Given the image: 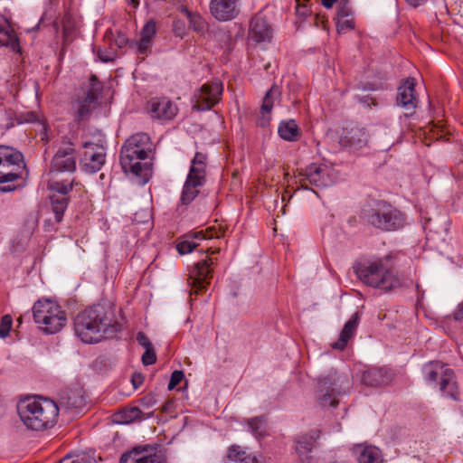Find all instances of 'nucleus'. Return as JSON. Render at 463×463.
I'll list each match as a JSON object with an SVG mask.
<instances>
[{"mask_svg": "<svg viewBox=\"0 0 463 463\" xmlns=\"http://www.w3.org/2000/svg\"><path fill=\"white\" fill-rule=\"evenodd\" d=\"M120 330L112 307L98 304L80 312L74 319L76 335L86 344L100 341Z\"/></svg>", "mask_w": 463, "mask_h": 463, "instance_id": "nucleus-1", "label": "nucleus"}, {"mask_svg": "<svg viewBox=\"0 0 463 463\" xmlns=\"http://www.w3.org/2000/svg\"><path fill=\"white\" fill-rule=\"evenodd\" d=\"M17 412L27 429L41 431L52 428L59 416L57 404L43 397H28L17 404Z\"/></svg>", "mask_w": 463, "mask_h": 463, "instance_id": "nucleus-2", "label": "nucleus"}, {"mask_svg": "<svg viewBox=\"0 0 463 463\" xmlns=\"http://www.w3.org/2000/svg\"><path fill=\"white\" fill-rule=\"evenodd\" d=\"M389 257L360 262L354 271L365 285L383 292H390L403 285L402 278L388 264Z\"/></svg>", "mask_w": 463, "mask_h": 463, "instance_id": "nucleus-3", "label": "nucleus"}, {"mask_svg": "<svg viewBox=\"0 0 463 463\" xmlns=\"http://www.w3.org/2000/svg\"><path fill=\"white\" fill-rule=\"evenodd\" d=\"M152 151L150 137L146 133L131 136L124 144L120 153V164L125 171H130L137 176H144L149 170L147 164L139 161L147 157Z\"/></svg>", "mask_w": 463, "mask_h": 463, "instance_id": "nucleus-4", "label": "nucleus"}, {"mask_svg": "<svg viewBox=\"0 0 463 463\" xmlns=\"http://www.w3.org/2000/svg\"><path fill=\"white\" fill-rule=\"evenodd\" d=\"M32 309L35 324L45 334H56L67 324L66 312L55 301L39 299Z\"/></svg>", "mask_w": 463, "mask_h": 463, "instance_id": "nucleus-5", "label": "nucleus"}, {"mask_svg": "<svg viewBox=\"0 0 463 463\" xmlns=\"http://www.w3.org/2000/svg\"><path fill=\"white\" fill-rule=\"evenodd\" d=\"M424 379L429 384H439L446 397L458 401V387L452 369L440 362H432L423 368Z\"/></svg>", "mask_w": 463, "mask_h": 463, "instance_id": "nucleus-6", "label": "nucleus"}, {"mask_svg": "<svg viewBox=\"0 0 463 463\" xmlns=\"http://www.w3.org/2000/svg\"><path fill=\"white\" fill-rule=\"evenodd\" d=\"M206 155L197 152L191 163L190 170L184 182L181 202L189 204L199 194V189L205 183L206 176Z\"/></svg>", "mask_w": 463, "mask_h": 463, "instance_id": "nucleus-7", "label": "nucleus"}, {"mask_svg": "<svg viewBox=\"0 0 463 463\" xmlns=\"http://www.w3.org/2000/svg\"><path fill=\"white\" fill-rule=\"evenodd\" d=\"M102 89L103 86L97 76L91 75L87 88L82 90V93L77 94L71 103L73 116L76 121L80 122L90 117L91 111L98 105Z\"/></svg>", "mask_w": 463, "mask_h": 463, "instance_id": "nucleus-8", "label": "nucleus"}, {"mask_svg": "<svg viewBox=\"0 0 463 463\" xmlns=\"http://www.w3.org/2000/svg\"><path fill=\"white\" fill-rule=\"evenodd\" d=\"M346 377L336 372H331L326 376L319 379L317 390V402L322 407H336L338 405L337 396L347 385Z\"/></svg>", "mask_w": 463, "mask_h": 463, "instance_id": "nucleus-9", "label": "nucleus"}, {"mask_svg": "<svg viewBox=\"0 0 463 463\" xmlns=\"http://www.w3.org/2000/svg\"><path fill=\"white\" fill-rule=\"evenodd\" d=\"M368 222L377 229L392 232L402 228L405 225L406 217L400 210L391 205H383L369 215Z\"/></svg>", "mask_w": 463, "mask_h": 463, "instance_id": "nucleus-10", "label": "nucleus"}, {"mask_svg": "<svg viewBox=\"0 0 463 463\" xmlns=\"http://www.w3.org/2000/svg\"><path fill=\"white\" fill-rule=\"evenodd\" d=\"M303 178L300 179L301 186L306 188V182L317 187H327L334 184L337 178L335 170L326 165L311 164L306 167L304 173H300Z\"/></svg>", "mask_w": 463, "mask_h": 463, "instance_id": "nucleus-11", "label": "nucleus"}, {"mask_svg": "<svg viewBox=\"0 0 463 463\" xmlns=\"http://www.w3.org/2000/svg\"><path fill=\"white\" fill-rule=\"evenodd\" d=\"M223 91L222 83L219 80L207 82L194 93V109L197 110L211 109L221 99Z\"/></svg>", "mask_w": 463, "mask_h": 463, "instance_id": "nucleus-12", "label": "nucleus"}, {"mask_svg": "<svg viewBox=\"0 0 463 463\" xmlns=\"http://www.w3.org/2000/svg\"><path fill=\"white\" fill-rule=\"evenodd\" d=\"M23 163V155L12 146L0 145V167L7 168L12 165H20ZM20 178L18 173L13 171H0V184L12 183Z\"/></svg>", "mask_w": 463, "mask_h": 463, "instance_id": "nucleus-13", "label": "nucleus"}, {"mask_svg": "<svg viewBox=\"0 0 463 463\" xmlns=\"http://www.w3.org/2000/svg\"><path fill=\"white\" fill-rule=\"evenodd\" d=\"M83 149L84 151L81 156L83 170L91 174L100 170L106 159L104 146L92 142H85Z\"/></svg>", "mask_w": 463, "mask_h": 463, "instance_id": "nucleus-14", "label": "nucleus"}, {"mask_svg": "<svg viewBox=\"0 0 463 463\" xmlns=\"http://www.w3.org/2000/svg\"><path fill=\"white\" fill-rule=\"evenodd\" d=\"M120 463H166L164 452L149 446L137 447L122 455Z\"/></svg>", "mask_w": 463, "mask_h": 463, "instance_id": "nucleus-15", "label": "nucleus"}, {"mask_svg": "<svg viewBox=\"0 0 463 463\" xmlns=\"http://www.w3.org/2000/svg\"><path fill=\"white\" fill-rule=\"evenodd\" d=\"M212 259H208L195 264L188 279V283L192 287L191 294L197 295L206 288L212 279Z\"/></svg>", "mask_w": 463, "mask_h": 463, "instance_id": "nucleus-16", "label": "nucleus"}, {"mask_svg": "<svg viewBox=\"0 0 463 463\" xmlns=\"http://www.w3.org/2000/svg\"><path fill=\"white\" fill-rule=\"evenodd\" d=\"M76 169L75 151L71 145L59 148L51 162L50 174L70 172Z\"/></svg>", "mask_w": 463, "mask_h": 463, "instance_id": "nucleus-17", "label": "nucleus"}, {"mask_svg": "<svg viewBox=\"0 0 463 463\" xmlns=\"http://www.w3.org/2000/svg\"><path fill=\"white\" fill-rule=\"evenodd\" d=\"M240 0H211L210 11L218 21L233 20L240 13Z\"/></svg>", "mask_w": 463, "mask_h": 463, "instance_id": "nucleus-18", "label": "nucleus"}, {"mask_svg": "<svg viewBox=\"0 0 463 463\" xmlns=\"http://www.w3.org/2000/svg\"><path fill=\"white\" fill-rule=\"evenodd\" d=\"M148 111L153 118L171 120L177 114V107L167 98H153L148 101Z\"/></svg>", "mask_w": 463, "mask_h": 463, "instance_id": "nucleus-19", "label": "nucleus"}, {"mask_svg": "<svg viewBox=\"0 0 463 463\" xmlns=\"http://www.w3.org/2000/svg\"><path fill=\"white\" fill-rule=\"evenodd\" d=\"M272 28L260 14H256L250 20L249 35L256 43H268L272 38Z\"/></svg>", "mask_w": 463, "mask_h": 463, "instance_id": "nucleus-20", "label": "nucleus"}, {"mask_svg": "<svg viewBox=\"0 0 463 463\" xmlns=\"http://www.w3.org/2000/svg\"><path fill=\"white\" fill-rule=\"evenodd\" d=\"M281 91L279 87L272 85L271 88L266 92L260 107V118L258 119V124L261 127H266L270 121V113L276 103L280 100Z\"/></svg>", "mask_w": 463, "mask_h": 463, "instance_id": "nucleus-21", "label": "nucleus"}, {"mask_svg": "<svg viewBox=\"0 0 463 463\" xmlns=\"http://www.w3.org/2000/svg\"><path fill=\"white\" fill-rule=\"evenodd\" d=\"M415 80L413 78H408L398 88V105L406 109H414L416 108L417 99L415 94Z\"/></svg>", "mask_w": 463, "mask_h": 463, "instance_id": "nucleus-22", "label": "nucleus"}, {"mask_svg": "<svg viewBox=\"0 0 463 463\" xmlns=\"http://www.w3.org/2000/svg\"><path fill=\"white\" fill-rule=\"evenodd\" d=\"M154 411H143L137 406H128L114 414V421L118 424H129L137 420L151 418Z\"/></svg>", "mask_w": 463, "mask_h": 463, "instance_id": "nucleus-23", "label": "nucleus"}, {"mask_svg": "<svg viewBox=\"0 0 463 463\" xmlns=\"http://www.w3.org/2000/svg\"><path fill=\"white\" fill-rule=\"evenodd\" d=\"M392 379L391 370L386 368H370L364 372L362 380L364 384L377 387L388 384Z\"/></svg>", "mask_w": 463, "mask_h": 463, "instance_id": "nucleus-24", "label": "nucleus"}, {"mask_svg": "<svg viewBox=\"0 0 463 463\" xmlns=\"http://www.w3.org/2000/svg\"><path fill=\"white\" fill-rule=\"evenodd\" d=\"M318 438L314 435H299L295 439V449L301 463H311L312 457L310 455L315 440Z\"/></svg>", "mask_w": 463, "mask_h": 463, "instance_id": "nucleus-25", "label": "nucleus"}, {"mask_svg": "<svg viewBox=\"0 0 463 463\" xmlns=\"http://www.w3.org/2000/svg\"><path fill=\"white\" fill-rule=\"evenodd\" d=\"M369 135L364 128L354 127L342 137V143L351 149L357 150L365 146Z\"/></svg>", "mask_w": 463, "mask_h": 463, "instance_id": "nucleus-26", "label": "nucleus"}, {"mask_svg": "<svg viewBox=\"0 0 463 463\" xmlns=\"http://www.w3.org/2000/svg\"><path fill=\"white\" fill-rule=\"evenodd\" d=\"M360 316L359 313H354L351 318L345 324L339 338L337 341L331 345L333 349L344 350L348 341L354 336L357 326L359 325Z\"/></svg>", "mask_w": 463, "mask_h": 463, "instance_id": "nucleus-27", "label": "nucleus"}, {"mask_svg": "<svg viewBox=\"0 0 463 463\" xmlns=\"http://www.w3.org/2000/svg\"><path fill=\"white\" fill-rule=\"evenodd\" d=\"M279 136L286 141L296 142L302 136V131L294 119L282 120L278 127Z\"/></svg>", "mask_w": 463, "mask_h": 463, "instance_id": "nucleus-28", "label": "nucleus"}, {"mask_svg": "<svg viewBox=\"0 0 463 463\" xmlns=\"http://www.w3.org/2000/svg\"><path fill=\"white\" fill-rule=\"evenodd\" d=\"M354 453L359 463H382L381 451L376 447L357 445Z\"/></svg>", "mask_w": 463, "mask_h": 463, "instance_id": "nucleus-29", "label": "nucleus"}, {"mask_svg": "<svg viewBox=\"0 0 463 463\" xmlns=\"http://www.w3.org/2000/svg\"><path fill=\"white\" fill-rule=\"evenodd\" d=\"M79 184H80L75 182L74 179L58 180L52 177L48 183V188L54 192L53 194L67 196V194L72 190L73 186H78Z\"/></svg>", "mask_w": 463, "mask_h": 463, "instance_id": "nucleus-30", "label": "nucleus"}, {"mask_svg": "<svg viewBox=\"0 0 463 463\" xmlns=\"http://www.w3.org/2000/svg\"><path fill=\"white\" fill-rule=\"evenodd\" d=\"M52 210L54 213L56 222H61L64 213L68 207L69 197L52 194L50 196Z\"/></svg>", "mask_w": 463, "mask_h": 463, "instance_id": "nucleus-31", "label": "nucleus"}, {"mask_svg": "<svg viewBox=\"0 0 463 463\" xmlns=\"http://www.w3.org/2000/svg\"><path fill=\"white\" fill-rule=\"evenodd\" d=\"M225 230L222 226H211L205 230H201L194 233V238L196 240H211L213 238L219 239L223 237Z\"/></svg>", "mask_w": 463, "mask_h": 463, "instance_id": "nucleus-32", "label": "nucleus"}, {"mask_svg": "<svg viewBox=\"0 0 463 463\" xmlns=\"http://www.w3.org/2000/svg\"><path fill=\"white\" fill-rule=\"evenodd\" d=\"M0 44L3 46L10 47L14 52H20L19 40L14 32L6 31L5 26L0 24Z\"/></svg>", "mask_w": 463, "mask_h": 463, "instance_id": "nucleus-33", "label": "nucleus"}, {"mask_svg": "<svg viewBox=\"0 0 463 463\" xmlns=\"http://www.w3.org/2000/svg\"><path fill=\"white\" fill-rule=\"evenodd\" d=\"M182 13L185 14L189 21L190 26L195 32H203L206 27V23L201 14L188 10L186 7H182Z\"/></svg>", "mask_w": 463, "mask_h": 463, "instance_id": "nucleus-34", "label": "nucleus"}, {"mask_svg": "<svg viewBox=\"0 0 463 463\" xmlns=\"http://www.w3.org/2000/svg\"><path fill=\"white\" fill-rule=\"evenodd\" d=\"M63 403L71 409L81 408L85 405V399L81 394V390L70 392L65 398Z\"/></svg>", "mask_w": 463, "mask_h": 463, "instance_id": "nucleus-35", "label": "nucleus"}, {"mask_svg": "<svg viewBox=\"0 0 463 463\" xmlns=\"http://www.w3.org/2000/svg\"><path fill=\"white\" fill-rule=\"evenodd\" d=\"M228 459L234 463H250L247 462L249 458H252L254 461H258L254 456L248 455L240 447L232 446L228 450Z\"/></svg>", "mask_w": 463, "mask_h": 463, "instance_id": "nucleus-36", "label": "nucleus"}, {"mask_svg": "<svg viewBox=\"0 0 463 463\" xmlns=\"http://www.w3.org/2000/svg\"><path fill=\"white\" fill-rule=\"evenodd\" d=\"M354 27V20L350 17L336 18V29L339 33H345Z\"/></svg>", "mask_w": 463, "mask_h": 463, "instance_id": "nucleus-37", "label": "nucleus"}, {"mask_svg": "<svg viewBox=\"0 0 463 463\" xmlns=\"http://www.w3.org/2000/svg\"><path fill=\"white\" fill-rule=\"evenodd\" d=\"M13 319L10 315H5L0 321V337L5 338L8 336L12 328Z\"/></svg>", "mask_w": 463, "mask_h": 463, "instance_id": "nucleus-38", "label": "nucleus"}, {"mask_svg": "<svg viewBox=\"0 0 463 463\" xmlns=\"http://www.w3.org/2000/svg\"><path fill=\"white\" fill-rule=\"evenodd\" d=\"M156 32V23L154 21H148L141 30V38L151 40L155 36Z\"/></svg>", "mask_w": 463, "mask_h": 463, "instance_id": "nucleus-39", "label": "nucleus"}, {"mask_svg": "<svg viewBox=\"0 0 463 463\" xmlns=\"http://www.w3.org/2000/svg\"><path fill=\"white\" fill-rule=\"evenodd\" d=\"M352 15V7L347 0L341 1L337 7L336 18L350 17Z\"/></svg>", "mask_w": 463, "mask_h": 463, "instance_id": "nucleus-40", "label": "nucleus"}, {"mask_svg": "<svg viewBox=\"0 0 463 463\" xmlns=\"http://www.w3.org/2000/svg\"><path fill=\"white\" fill-rule=\"evenodd\" d=\"M139 404L145 410L153 408L156 404V395L153 393L145 395L139 400Z\"/></svg>", "mask_w": 463, "mask_h": 463, "instance_id": "nucleus-41", "label": "nucleus"}, {"mask_svg": "<svg viewBox=\"0 0 463 463\" xmlns=\"http://www.w3.org/2000/svg\"><path fill=\"white\" fill-rule=\"evenodd\" d=\"M184 374L183 371L175 370L172 373L170 381L168 383V389L173 390L175 389L184 379Z\"/></svg>", "mask_w": 463, "mask_h": 463, "instance_id": "nucleus-42", "label": "nucleus"}, {"mask_svg": "<svg viewBox=\"0 0 463 463\" xmlns=\"http://www.w3.org/2000/svg\"><path fill=\"white\" fill-rule=\"evenodd\" d=\"M197 243L194 241H184L177 244L176 249L180 254H187L196 248Z\"/></svg>", "mask_w": 463, "mask_h": 463, "instance_id": "nucleus-43", "label": "nucleus"}, {"mask_svg": "<svg viewBox=\"0 0 463 463\" xmlns=\"http://www.w3.org/2000/svg\"><path fill=\"white\" fill-rule=\"evenodd\" d=\"M59 463H97L95 459H90L87 457H71L66 456L59 461Z\"/></svg>", "mask_w": 463, "mask_h": 463, "instance_id": "nucleus-44", "label": "nucleus"}, {"mask_svg": "<svg viewBox=\"0 0 463 463\" xmlns=\"http://www.w3.org/2000/svg\"><path fill=\"white\" fill-rule=\"evenodd\" d=\"M156 361V356L153 347L146 348V352L142 355V363L145 365L154 364Z\"/></svg>", "mask_w": 463, "mask_h": 463, "instance_id": "nucleus-45", "label": "nucleus"}, {"mask_svg": "<svg viewBox=\"0 0 463 463\" xmlns=\"http://www.w3.org/2000/svg\"><path fill=\"white\" fill-rule=\"evenodd\" d=\"M263 423V418L262 417H256L251 418L248 420V425L250 428L253 434H259L260 429Z\"/></svg>", "mask_w": 463, "mask_h": 463, "instance_id": "nucleus-46", "label": "nucleus"}, {"mask_svg": "<svg viewBox=\"0 0 463 463\" xmlns=\"http://www.w3.org/2000/svg\"><path fill=\"white\" fill-rule=\"evenodd\" d=\"M151 46V40L140 38L138 43H137V53L144 55L146 54Z\"/></svg>", "mask_w": 463, "mask_h": 463, "instance_id": "nucleus-47", "label": "nucleus"}, {"mask_svg": "<svg viewBox=\"0 0 463 463\" xmlns=\"http://www.w3.org/2000/svg\"><path fill=\"white\" fill-rule=\"evenodd\" d=\"M131 383L134 389H138L144 383V376L140 373H134L131 376Z\"/></svg>", "mask_w": 463, "mask_h": 463, "instance_id": "nucleus-48", "label": "nucleus"}, {"mask_svg": "<svg viewBox=\"0 0 463 463\" xmlns=\"http://www.w3.org/2000/svg\"><path fill=\"white\" fill-rule=\"evenodd\" d=\"M137 341L140 345H142L145 348L152 347V345L148 339V337L143 333L139 332L137 335Z\"/></svg>", "mask_w": 463, "mask_h": 463, "instance_id": "nucleus-49", "label": "nucleus"}, {"mask_svg": "<svg viewBox=\"0 0 463 463\" xmlns=\"http://www.w3.org/2000/svg\"><path fill=\"white\" fill-rule=\"evenodd\" d=\"M98 57L101 61L108 62L111 61L114 59V55L111 53H108L100 49L98 51Z\"/></svg>", "mask_w": 463, "mask_h": 463, "instance_id": "nucleus-50", "label": "nucleus"}, {"mask_svg": "<svg viewBox=\"0 0 463 463\" xmlns=\"http://www.w3.org/2000/svg\"><path fill=\"white\" fill-rule=\"evenodd\" d=\"M453 317L455 320H463V302L458 305Z\"/></svg>", "mask_w": 463, "mask_h": 463, "instance_id": "nucleus-51", "label": "nucleus"}, {"mask_svg": "<svg viewBox=\"0 0 463 463\" xmlns=\"http://www.w3.org/2000/svg\"><path fill=\"white\" fill-rule=\"evenodd\" d=\"M297 14L298 15H300V16H307L308 15V14L310 13V10L307 6L306 5H297Z\"/></svg>", "mask_w": 463, "mask_h": 463, "instance_id": "nucleus-52", "label": "nucleus"}, {"mask_svg": "<svg viewBox=\"0 0 463 463\" xmlns=\"http://www.w3.org/2000/svg\"><path fill=\"white\" fill-rule=\"evenodd\" d=\"M410 5L417 7L426 2V0H405Z\"/></svg>", "mask_w": 463, "mask_h": 463, "instance_id": "nucleus-53", "label": "nucleus"}, {"mask_svg": "<svg viewBox=\"0 0 463 463\" xmlns=\"http://www.w3.org/2000/svg\"><path fill=\"white\" fill-rule=\"evenodd\" d=\"M337 0H322V5L326 8H331Z\"/></svg>", "mask_w": 463, "mask_h": 463, "instance_id": "nucleus-54", "label": "nucleus"}, {"mask_svg": "<svg viewBox=\"0 0 463 463\" xmlns=\"http://www.w3.org/2000/svg\"><path fill=\"white\" fill-rule=\"evenodd\" d=\"M173 404H174V402H173L172 401H167V402H165L163 404V406H162V411H163L164 412H167V411L170 410V408L173 406Z\"/></svg>", "mask_w": 463, "mask_h": 463, "instance_id": "nucleus-55", "label": "nucleus"}, {"mask_svg": "<svg viewBox=\"0 0 463 463\" xmlns=\"http://www.w3.org/2000/svg\"><path fill=\"white\" fill-rule=\"evenodd\" d=\"M0 189L3 192H11V191H14L15 189V186L12 185V184H7V185H5V186L1 187Z\"/></svg>", "mask_w": 463, "mask_h": 463, "instance_id": "nucleus-56", "label": "nucleus"}, {"mask_svg": "<svg viewBox=\"0 0 463 463\" xmlns=\"http://www.w3.org/2000/svg\"><path fill=\"white\" fill-rule=\"evenodd\" d=\"M126 43V39L125 38H121L120 40H118V44L119 47H121L122 45H124Z\"/></svg>", "mask_w": 463, "mask_h": 463, "instance_id": "nucleus-57", "label": "nucleus"}, {"mask_svg": "<svg viewBox=\"0 0 463 463\" xmlns=\"http://www.w3.org/2000/svg\"><path fill=\"white\" fill-rule=\"evenodd\" d=\"M207 251L211 252L212 254H215V253L219 252V249L213 250L212 248H209L207 250Z\"/></svg>", "mask_w": 463, "mask_h": 463, "instance_id": "nucleus-58", "label": "nucleus"}, {"mask_svg": "<svg viewBox=\"0 0 463 463\" xmlns=\"http://www.w3.org/2000/svg\"><path fill=\"white\" fill-rule=\"evenodd\" d=\"M247 462H250V463H259L258 461H254L252 458H249Z\"/></svg>", "mask_w": 463, "mask_h": 463, "instance_id": "nucleus-59", "label": "nucleus"}, {"mask_svg": "<svg viewBox=\"0 0 463 463\" xmlns=\"http://www.w3.org/2000/svg\"><path fill=\"white\" fill-rule=\"evenodd\" d=\"M132 2H133L134 4H138V1H137V0H132Z\"/></svg>", "mask_w": 463, "mask_h": 463, "instance_id": "nucleus-60", "label": "nucleus"}]
</instances>
